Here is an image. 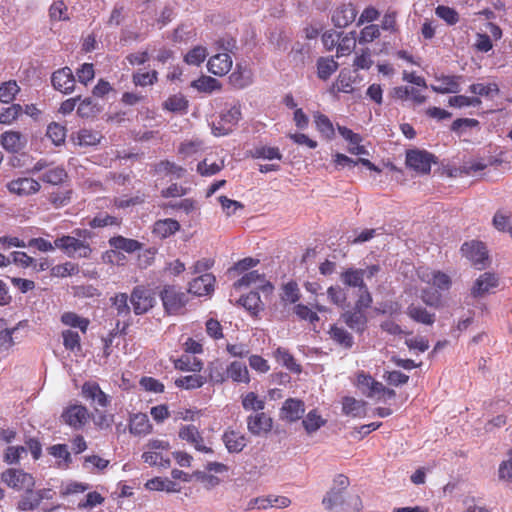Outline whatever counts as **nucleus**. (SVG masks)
Here are the masks:
<instances>
[{
	"label": "nucleus",
	"mask_w": 512,
	"mask_h": 512,
	"mask_svg": "<svg viewBox=\"0 0 512 512\" xmlns=\"http://www.w3.org/2000/svg\"><path fill=\"white\" fill-rule=\"evenodd\" d=\"M207 381L212 384H222L227 380L226 368L218 360L210 362L206 368Z\"/></svg>",
	"instance_id": "79ce46f5"
},
{
	"label": "nucleus",
	"mask_w": 512,
	"mask_h": 512,
	"mask_svg": "<svg viewBox=\"0 0 512 512\" xmlns=\"http://www.w3.org/2000/svg\"><path fill=\"white\" fill-rule=\"evenodd\" d=\"M247 427L253 435L267 433L272 428V419L264 412L260 411L247 418Z\"/></svg>",
	"instance_id": "b1692460"
},
{
	"label": "nucleus",
	"mask_w": 512,
	"mask_h": 512,
	"mask_svg": "<svg viewBox=\"0 0 512 512\" xmlns=\"http://www.w3.org/2000/svg\"><path fill=\"white\" fill-rule=\"evenodd\" d=\"M435 14L445 21L448 25H455L459 22L458 12L449 6L439 5L435 9Z\"/></svg>",
	"instance_id": "338daca9"
},
{
	"label": "nucleus",
	"mask_w": 512,
	"mask_h": 512,
	"mask_svg": "<svg viewBox=\"0 0 512 512\" xmlns=\"http://www.w3.org/2000/svg\"><path fill=\"white\" fill-rule=\"evenodd\" d=\"M314 121H315L317 130L321 134H323L328 139H331L334 136L335 132H334L333 124L326 115L317 113L314 116Z\"/></svg>",
	"instance_id": "680f3d73"
},
{
	"label": "nucleus",
	"mask_w": 512,
	"mask_h": 512,
	"mask_svg": "<svg viewBox=\"0 0 512 512\" xmlns=\"http://www.w3.org/2000/svg\"><path fill=\"white\" fill-rule=\"evenodd\" d=\"M338 67V63L333 58L321 57L317 60V75L325 81L337 71Z\"/></svg>",
	"instance_id": "3c124183"
},
{
	"label": "nucleus",
	"mask_w": 512,
	"mask_h": 512,
	"mask_svg": "<svg viewBox=\"0 0 512 512\" xmlns=\"http://www.w3.org/2000/svg\"><path fill=\"white\" fill-rule=\"evenodd\" d=\"M1 143L6 150L17 152L22 146L21 135L13 131L5 132L1 135Z\"/></svg>",
	"instance_id": "13d9d810"
},
{
	"label": "nucleus",
	"mask_w": 512,
	"mask_h": 512,
	"mask_svg": "<svg viewBox=\"0 0 512 512\" xmlns=\"http://www.w3.org/2000/svg\"><path fill=\"white\" fill-rule=\"evenodd\" d=\"M147 450L142 454V459L150 466L168 468L171 460L168 455L170 443L166 440L151 439L146 444Z\"/></svg>",
	"instance_id": "20e7f679"
},
{
	"label": "nucleus",
	"mask_w": 512,
	"mask_h": 512,
	"mask_svg": "<svg viewBox=\"0 0 512 512\" xmlns=\"http://www.w3.org/2000/svg\"><path fill=\"white\" fill-rule=\"evenodd\" d=\"M207 55L208 52L204 46H195L184 56V62L188 65L199 66L205 61Z\"/></svg>",
	"instance_id": "6e6d98bb"
},
{
	"label": "nucleus",
	"mask_w": 512,
	"mask_h": 512,
	"mask_svg": "<svg viewBox=\"0 0 512 512\" xmlns=\"http://www.w3.org/2000/svg\"><path fill=\"white\" fill-rule=\"evenodd\" d=\"M72 193L71 189H57L48 193L47 201L52 207L58 209L71 202Z\"/></svg>",
	"instance_id": "c03bdc74"
},
{
	"label": "nucleus",
	"mask_w": 512,
	"mask_h": 512,
	"mask_svg": "<svg viewBox=\"0 0 512 512\" xmlns=\"http://www.w3.org/2000/svg\"><path fill=\"white\" fill-rule=\"evenodd\" d=\"M355 46L356 39L353 33L346 34L342 37L340 36V40L336 48V56L339 58L349 55L354 50Z\"/></svg>",
	"instance_id": "052dcab7"
},
{
	"label": "nucleus",
	"mask_w": 512,
	"mask_h": 512,
	"mask_svg": "<svg viewBox=\"0 0 512 512\" xmlns=\"http://www.w3.org/2000/svg\"><path fill=\"white\" fill-rule=\"evenodd\" d=\"M189 102L182 94H174L169 96L163 103V109L173 113L184 114L187 112Z\"/></svg>",
	"instance_id": "58836bf2"
},
{
	"label": "nucleus",
	"mask_w": 512,
	"mask_h": 512,
	"mask_svg": "<svg viewBox=\"0 0 512 512\" xmlns=\"http://www.w3.org/2000/svg\"><path fill=\"white\" fill-rule=\"evenodd\" d=\"M366 402L354 397L346 396L342 399V412L345 415L361 417L365 415Z\"/></svg>",
	"instance_id": "e433bc0d"
},
{
	"label": "nucleus",
	"mask_w": 512,
	"mask_h": 512,
	"mask_svg": "<svg viewBox=\"0 0 512 512\" xmlns=\"http://www.w3.org/2000/svg\"><path fill=\"white\" fill-rule=\"evenodd\" d=\"M152 430V425L146 414L138 413L131 417L129 431L133 435H146Z\"/></svg>",
	"instance_id": "2f4dec72"
},
{
	"label": "nucleus",
	"mask_w": 512,
	"mask_h": 512,
	"mask_svg": "<svg viewBox=\"0 0 512 512\" xmlns=\"http://www.w3.org/2000/svg\"><path fill=\"white\" fill-rule=\"evenodd\" d=\"M82 397L94 407L106 408L110 404L109 396L102 391L95 381H86L81 389Z\"/></svg>",
	"instance_id": "ddd939ff"
},
{
	"label": "nucleus",
	"mask_w": 512,
	"mask_h": 512,
	"mask_svg": "<svg viewBox=\"0 0 512 512\" xmlns=\"http://www.w3.org/2000/svg\"><path fill=\"white\" fill-rule=\"evenodd\" d=\"M357 10L352 3H343L335 8L332 14V22L338 28H345L354 22Z\"/></svg>",
	"instance_id": "f3484780"
},
{
	"label": "nucleus",
	"mask_w": 512,
	"mask_h": 512,
	"mask_svg": "<svg viewBox=\"0 0 512 512\" xmlns=\"http://www.w3.org/2000/svg\"><path fill=\"white\" fill-rule=\"evenodd\" d=\"M258 285V287L266 293L273 291V285L265 279L264 274H260L258 271H250L245 273L240 279L234 283L235 288L249 287L251 285Z\"/></svg>",
	"instance_id": "6ab92c4d"
},
{
	"label": "nucleus",
	"mask_w": 512,
	"mask_h": 512,
	"mask_svg": "<svg viewBox=\"0 0 512 512\" xmlns=\"http://www.w3.org/2000/svg\"><path fill=\"white\" fill-rule=\"evenodd\" d=\"M172 362L176 370L183 372L199 373L204 366L202 360L188 354H183Z\"/></svg>",
	"instance_id": "c756f323"
},
{
	"label": "nucleus",
	"mask_w": 512,
	"mask_h": 512,
	"mask_svg": "<svg viewBox=\"0 0 512 512\" xmlns=\"http://www.w3.org/2000/svg\"><path fill=\"white\" fill-rule=\"evenodd\" d=\"M1 482L15 491L31 490L35 487V478L32 474L19 468H8L0 475Z\"/></svg>",
	"instance_id": "39448f33"
},
{
	"label": "nucleus",
	"mask_w": 512,
	"mask_h": 512,
	"mask_svg": "<svg viewBox=\"0 0 512 512\" xmlns=\"http://www.w3.org/2000/svg\"><path fill=\"white\" fill-rule=\"evenodd\" d=\"M232 67V58L228 53H217L207 63L208 71L216 76L226 75Z\"/></svg>",
	"instance_id": "5701e85b"
},
{
	"label": "nucleus",
	"mask_w": 512,
	"mask_h": 512,
	"mask_svg": "<svg viewBox=\"0 0 512 512\" xmlns=\"http://www.w3.org/2000/svg\"><path fill=\"white\" fill-rule=\"evenodd\" d=\"M300 296V290L295 281H289L282 286V301L294 304L300 299Z\"/></svg>",
	"instance_id": "e2e57ef3"
},
{
	"label": "nucleus",
	"mask_w": 512,
	"mask_h": 512,
	"mask_svg": "<svg viewBox=\"0 0 512 512\" xmlns=\"http://www.w3.org/2000/svg\"><path fill=\"white\" fill-rule=\"evenodd\" d=\"M422 280L432 284L439 290L447 291L452 285L451 278L448 274L441 271H431L423 274Z\"/></svg>",
	"instance_id": "72a5a7b5"
},
{
	"label": "nucleus",
	"mask_w": 512,
	"mask_h": 512,
	"mask_svg": "<svg viewBox=\"0 0 512 512\" xmlns=\"http://www.w3.org/2000/svg\"><path fill=\"white\" fill-rule=\"evenodd\" d=\"M145 487L152 491L179 492L177 484L167 478L155 477L146 482Z\"/></svg>",
	"instance_id": "09e8293b"
},
{
	"label": "nucleus",
	"mask_w": 512,
	"mask_h": 512,
	"mask_svg": "<svg viewBox=\"0 0 512 512\" xmlns=\"http://www.w3.org/2000/svg\"><path fill=\"white\" fill-rule=\"evenodd\" d=\"M329 338L343 349H351L354 345V338L344 327L332 324L328 330Z\"/></svg>",
	"instance_id": "cd10ccee"
},
{
	"label": "nucleus",
	"mask_w": 512,
	"mask_h": 512,
	"mask_svg": "<svg viewBox=\"0 0 512 512\" xmlns=\"http://www.w3.org/2000/svg\"><path fill=\"white\" fill-rule=\"evenodd\" d=\"M406 313L417 323L432 325L435 322V314L430 313L426 308L414 303L408 306Z\"/></svg>",
	"instance_id": "473e14b6"
},
{
	"label": "nucleus",
	"mask_w": 512,
	"mask_h": 512,
	"mask_svg": "<svg viewBox=\"0 0 512 512\" xmlns=\"http://www.w3.org/2000/svg\"><path fill=\"white\" fill-rule=\"evenodd\" d=\"M222 441L229 453H240L247 445L245 435L231 428L224 431Z\"/></svg>",
	"instance_id": "412c9836"
},
{
	"label": "nucleus",
	"mask_w": 512,
	"mask_h": 512,
	"mask_svg": "<svg viewBox=\"0 0 512 512\" xmlns=\"http://www.w3.org/2000/svg\"><path fill=\"white\" fill-rule=\"evenodd\" d=\"M207 382V378L198 373L181 376L174 381L177 388L184 390H194L201 388Z\"/></svg>",
	"instance_id": "c9c22d12"
},
{
	"label": "nucleus",
	"mask_w": 512,
	"mask_h": 512,
	"mask_svg": "<svg viewBox=\"0 0 512 512\" xmlns=\"http://www.w3.org/2000/svg\"><path fill=\"white\" fill-rule=\"evenodd\" d=\"M242 407L246 411L260 412L265 407L264 400L260 399L255 392H248L241 396Z\"/></svg>",
	"instance_id": "603ef678"
},
{
	"label": "nucleus",
	"mask_w": 512,
	"mask_h": 512,
	"mask_svg": "<svg viewBox=\"0 0 512 512\" xmlns=\"http://www.w3.org/2000/svg\"><path fill=\"white\" fill-rule=\"evenodd\" d=\"M461 252L475 266L484 265V261L488 259L487 249L480 241L465 242L461 246Z\"/></svg>",
	"instance_id": "dca6fc26"
},
{
	"label": "nucleus",
	"mask_w": 512,
	"mask_h": 512,
	"mask_svg": "<svg viewBox=\"0 0 512 512\" xmlns=\"http://www.w3.org/2000/svg\"><path fill=\"white\" fill-rule=\"evenodd\" d=\"M343 322L356 333L362 334L367 328L368 318L365 311L352 308L341 314Z\"/></svg>",
	"instance_id": "a211bd4d"
},
{
	"label": "nucleus",
	"mask_w": 512,
	"mask_h": 512,
	"mask_svg": "<svg viewBox=\"0 0 512 512\" xmlns=\"http://www.w3.org/2000/svg\"><path fill=\"white\" fill-rule=\"evenodd\" d=\"M277 362L281 363L288 370L294 373L301 372V366L296 363L293 355L285 348L279 347L274 352Z\"/></svg>",
	"instance_id": "de8ad7c7"
},
{
	"label": "nucleus",
	"mask_w": 512,
	"mask_h": 512,
	"mask_svg": "<svg viewBox=\"0 0 512 512\" xmlns=\"http://www.w3.org/2000/svg\"><path fill=\"white\" fill-rule=\"evenodd\" d=\"M215 276L204 273L189 282L188 292L197 296H205L214 290Z\"/></svg>",
	"instance_id": "aec40b11"
},
{
	"label": "nucleus",
	"mask_w": 512,
	"mask_h": 512,
	"mask_svg": "<svg viewBox=\"0 0 512 512\" xmlns=\"http://www.w3.org/2000/svg\"><path fill=\"white\" fill-rule=\"evenodd\" d=\"M437 162L434 154L420 149H410L406 151L405 164L418 174L426 175L431 171V165Z\"/></svg>",
	"instance_id": "6e6552de"
},
{
	"label": "nucleus",
	"mask_w": 512,
	"mask_h": 512,
	"mask_svg": "<svg viewBox=\"0 0 512 512\" xmlns=\"http://www.w3.org/2000/svg\"><path fill=\"white\" fill-rule=\"evenodd\" d=\"M178 437L192 445L197 451L202 453H213L212 448L205 445L204 438L199 429L192 424L180 427Z\"/></svg>",
	"instance_id": "4468645a"
},
{
	"label": "nucleus",
	"mask_w": 512,
	"mask_h": 512,
	"mask_svg": "<svg viewBox=\"0 0 512 512\" xmlns=\"http://www.w3.org/2000/svg\"><path fill=\"white\" fill-rule=\"evenodd\" d=\"M179 222L172 218L160 219L154 223L153 234L161 239H165L180 230Z\"/></svg>",
	"instance_id": "7c9ffc66"
},
{
	"label": "nucleus",
	"mask_w": 512,
	"mask_h": 512,
	"mask_svg": "<svg viewBox=\"0 0 512 512\" xmlns=\"http://www.w3.org/2000/svg\"><path fill=\"white\" fill-rule=\"evenodd\" d=\"M73 234L75 236L63 235L56 238L54 241L56 248L71 258H89L92 249L86 239H90L92 233L87 229L77 228L73 231Z\"/></svg>",
	"instance_id": "f257e3e1"
},
{
	"label": "nucleus",
	"mask_w": 512,
	"mask_h": 512,
	"mask_svg": "<svg viewBox=\"0 0 512 512\" xmlns=\"http://www.w3.org/2000/svg\"><path fill=\"white\" fill-rule=\"evenodd\" d=\"M239 301L252 315H257L261 310L262 302L258 292L251 291L247 295L242 296Z\"/></svg>",
	"instance_id": "864d4df0"
},
{
	"label": "nucleus",
	"mask_w": 512,
	"mask_h": 512,
	"mask_svg": "<svg viewBox=\"0 0 512 512\" xmlns=\"http://www.w3.org/2000/svg\"><path fill=\"white\" fill-rule=\"evenodd\" d=\"M63 421L74 429H81L88 422L90 414L88 409L80 404L67 407L62 415Z\"/></svg>",
	"instance_id": "2eb2a0df"
},
{
	"label": "nucleus",
	"mask_w": 512,
	"mask_h": 512,
	"mask_svg": "<svg viewBox=\"0 0 512 512\" xmlns=\"http://www.w3.org/2000/svg\"><path fill=\"white\" fill-rule=\"evenodd\" d=\"M365 272L359 268H347L340 274V279L346 287L363 289L367 285L364 282Z\"/></svg>",
	"instance_id": "c85d7f7f"
},
{
	"label": "nucleus",
	"mask_w": 512,
	"mask_h": 512,
	"mask_svg": "<svg viewBox=\"0 0 512 512\" xmlns=\"http://www.w3.org/2000/svg\"><path fill=\"white\" fill-rule=\"evenodd\" d=\"M28 173L32 175L40 173L39 179L53 186H60L68 179V173L62 165H55L46 159L38 160L28 169Z\"/></svg>",
	"instance_id": "f03ea898"
},
{
	"label": "nucleus",
	"mask_w": 512,
	"mask_h": 512,
	"mask_svg": "<svg viewBox=\"0 0 512 512\" xmlns=\"http://www.w3.org/2000/svg\"><path fill=\"white\" fill-rule=\"evenodd\" d=\"M18 92L19 86L16 81L4 82L0 85V101L3 103L12 102Z\"/></svg>",
	"instance_id": "0e129e2a"
},
{
	"label": "nucleus",
	"mask_w": 512,
	"mask_h": 512,
	"mask_svg": "<svg viewBox=\"0 0 512 512\" xmlns=\"http://www.w3.org/2000/svg\"><path fill=\"white\" fill-rule=\"evenodd\" d=\"M460 76L440 75L435 76L436 84H431L430 88L439 94L457 93L460 90Z\"/></svg>",
	"instance_id": "4be33fe9"
},
{
	"label": "nucleus",
	"mask_w": 512,
	"mask_h": 512,
	"mask_svg": "<svg viewBox=\"0 0 512 512\" xmlns=\"http://www.w3.org/2000/svg\"><path fill=\"white\" fill-rule=\"evenodd\" d=\"M51 85L64 95L73 93L76 87V78L72 69L65 66L55 70L51 74Z\"/></svg>",
	"instance_id": "9d476101"
},
{
	"label": "nucleus",
	"mask_w": 512,
	"mask_h": 512,
	"mask_svg": "<svg viewBox=\"0 0 512 512\" xmlns=\"http://www.w3.org/2000/svg\"><path fill=\"white\" fill-rule=\"evenodd\" d=\"M251 155L253 158H262V159H278L281 160L282 154L280 153L279 148L277 147H269V146H260L256 147L252 152Z\"/></svg>",
	"instance_id": "69168bd1"
},
{
	"label": "nucleus",
	"mask_w": 512,
	"mask_h": 512,
	"mask_svg": "<svg viewBox=\"0 0 512 512\" xmlns=\"http://www.w3.org/2000/svg\"><path fill=\"white\" fill-rule=\"evenodd\" d=\"M61 322L65 326H69L72 328H79V330L86 334L88 327L90 325V320L85 317H81L75 312H65L61 315Z\"/></svg>",
	"instance_id": "a19ab883"
},
{
	"label": "nucleus",
	"mask_w": 512,
	"mask_h": 512,
	"mask_svg": "<svg viewBox=\"0 0 512 512\" xmlns=\"http://www.w3.org/2000/svg\"><path fill=\"white\" fill-rule=\"evenodd\" d=\"M78 102L79 104L77 107V115L81 118H94L101 111L100 105L91 97H86L83 99L80 97V101Z\"/></svg>",
	"instance_id": "f704fd0d"
},
{
	"label": "nucleus",
	"mask_w": 512,
	"mask_h": 512,
	"mask_svg": "<svg viewBox=\"0 0 512 512\" xmlns=\"http://www.w3.org/2000/svg\"><path fill=\"white\" fill-rule=\"evenodd\" d=\"M227 379L239 384H249L250 374L247 366L240 361H232L226 367Z\"/></svg>",
	"instance_id": "bb28decb"
},
{
	"label": "nucleus",
	"mask_w": 512,
	"mask_h": 512,
	"mask_svg": "<svg viewBox=\"0 0 512 512\" xmlns=\"http://www.w3.org/2000/svg\"><path fill=\"white\" fill-rule=\"evenodd\" d=\"M163 308L169 315H182L188 303V293L175 285H164L159 293Z\"/></svg>",
	"instance_id": "7ed1b4c3"
},
{
	"label": "nucleus",
	"mask_w": 512,
	"mask_h": 512,
	"mask_svg": "<svg viewBox=\"0 0 512 512\" xmlns=\"http://www.w3.org/2000/svg\"><path fill=\"white\" fill-rule=\"evenodd\" d=\"M46 136L55 144L59 146L65 142L66 128L56 122L50 123L47 127Z\"/></svg>",
	"instance_id": "4d7b16f0"
},
{
	"label": "nucleus",
	"mask_w": 512,
	"mask_h": 512,
	"mask_svg": "<svg viewBox=\"0 0 512 512\" xmlns=\"http://www.w3.org/2000/svg\"><path fill=\"white\" fill-rule=\"evenodd\" d=\"M154 171L157 174L173 175L176 178H182L185 173V169L182 166L169 160H161L156 163L154 165Z\"/></svg>",
	"instance_id": "49530a36"
},
{
	"label": "nucleus",
	"mask_w": 512,
	"mask_h": 512,
	"mask_svg": "<svg viewBox=\"0 0 512 512\" xmlns=\"http://www.w3.org/2000/svg\"><path fill=\"white\" fill-rule=\"evenodd\" d=\"M242 118L241 106L239 103L219 114V119L212 124V132L215 136H225L231 133Z\"/></svg>",
	"instance_id": "423d86ee"
},
{
	"label": "nucleus",
	"mask_w": 512,
	"mask_h": 512,
	"mask_svg": "<svg viewBox=\"0 0 512 512\" xmlns=\"http://www.w3.org/2000/svg\"><path fill=\"white\" fill-rule=\"evenodd\" d=\"M7 190L20 197H28L37 194L41 190V184L32 177H18L6 184Z\"/></svg>",
	"instance_id": "9b49d317"
},
{
	"label": "nucleus",
	"mask_w": 512,
	"mask_h": 512,
	"mask_svg": "<svg viewBox=\"0 0 512 512\" xmlns=\"http://www.w3.org/2000/svg\"><path fill=\"white\" fill-rule=\"evenodd\" d=\"M128 295L126 293H117L111 300L112 307L117 311L118 316L129 317L130 306L128 305Z\"/></svg>",
	"instance_id": "bf43d9fd"
},
{
	"label": "nucleus",
	"mask_w": 512,
	"mask_h": 512,
	"mask_svg": "<svg viewBox=\"0 0 512 512\" xmlns=\"http://www.w3.org/2000/svg\"><path fill=\"white\" fill-rule=\"evenodd\" d=\"M326 424V420L322 418L316 409L308 412L302 421V425L308 434H312Z\"/></svg>",
	"instance_id": "8fccbe9b"
},
{
	"label": "nucleus",
	"mask_w": 512,
	"mask_h": 512,
	"mask_svg": "<svg viewBox=\"0 0 512 512\" xmlns=\"http://www.w3.org/2000/svg\"><path fill=\"white\" fill-rule=\"evenodd\" d=\"M304 411L305 408L303 401L289 398L283 403L280 415L283 420L295 422L302 417Z\"/></svg>",
	"instance_id": "393cba45"
},
{
	"label": "nucleus",
	"mask_w": 512,
	"mask_h": 512,
	"mask_svg": "<svg viewBox=\"0 0 512 512\" xmlns=\"http://www.w3.org/2000/svg\"><path fill=\"white\" fill-rule=\"evenodd\" d=\"M25 494L21 497V499L17 503V510L19 511H29L36 509L42 500L45 498V489L34 491V488L31 490H25Z\"/></svg>",
	"instance_id": "a878e982"
},
{
	"label": "nucleus",
	"mask_w": 512,
	"mask_h": 512,
	"mask_svg": "<svg viewBox=\"0 0 512 512\" xmlns=\"http://www.w3.org/2000/svg\"><path fill=\"white\" fill-rule=\"evenodd\" d=\"M350 485L349 478L344 474H338L333 479V484L322 500L326 510H333L342 506L345 501V492Z\"/></svg>",
	"instance_id": "0eeeda50"
},
{
	"label": "nucleus",
	"mask_w": 512,
	"mask_h": 512,
	"mask_svg": "<svg viewBox=\"0 0 512 512\" xmlns=\"http://www.w3.org/2000/svg\"><path fill=\"white\" fill-rule=\"evenodd\" d=\"M229 81L233 87L243 89L252 83V72L250 69L236 65L235 71L229 76Z\"/></svg>",
	"instance_id": "4c0bfd02"
},
{
	"label": "nucleus",
	"mask_w": 512,
	"mask_h": 512,
	"mask_svg": "<svg viewBox=\"0 0 512 512\" xmlns=\"http://www.w3.org/2000/svg\"><path fill=\"white\" fill-rule=\"evenodd\" d=\"M500 278L494 272H484L474 282L470 293L474 298H481L487 294L493 293L499 286Z\"/></svg>",
	"instance_id": "f8f14e48"
},
{
	"label": "nucleus",
	"mask_w": 512,
	"mask_h": 512,
	"mask_svg": "<svg viewBox=\"0 0 512 512\" xmlns=\"http://www.w3.org/2000/svg\"><path fill=\"white\" fill-rule=\"evenodd\" d=\"M329 300L338 307H344L347 302V294L344 288L340 286H330L327 289Z\"/></svg>",
	"instance_id": "774afa93"
},
{
	"label": "nucleus",
	"mask_w": 512,
	"mask_h": 512,
	"mask_svg": "<svg viewBox=\"0 0 512 512\" xmlns=\"http://www.w3.org/2000/svg\"><path fill=\"white\" fill-rule=\"evenodd\" d=\"M158 82V72L156 70L142 71L137 70L132 74V83L136 87L153 86Z\"/></svg>",
	"instance_id": "a18cd8bd"
},
{
	"label": "nucleus",
	"mask_w": 512,
	"mask_h": 512,
	"mask_svg": "<svg viewBox=\"0 0 512 512\" xmlns=\"http://www.w3.org/2000/svg\"><path fill=\"white\" fill-rule=\"evenodd\" d=\"M63 345L71 352L81 351V338L78 332L71 329L62 331Z\"/></svg>",
	"instance_id": "5fc2aeb1"
},
{
	"label": "nucleus",
	"mask_w": 512,
	"mask_h": 512,
	"mask_svg": "<svg viewBox=\"0 0 512 512\" xmlns=\"http://www.w3.org/2000/svg\"><path fill=\"white\" fill-rule=\"evenodd\" d=\"M130 302L133 312L136 315H143L154 307L156 302L155 293L147 286L137 285L131 292Z\"/></svg>",
	"instance_id": "1a4fd4ad"
},
{
	"label": "nucleus",
	"mask_w": 512,
	"mask_h": 512,
	"mask_svg": "<svg viewBox=\"0 0 512 512\" xmlns=\"http://www.w3.org/2000/svg\"><path fill=\"white\" fill-rule=\"evenodd\" d=\"M109 245L115 249L123 250L127 253H133L141 249L142 244L130 238H125L123 236H115L109 239Z\"/></svg>",
	"instance_id": "ea45409f"
},
{
	"label": "nucleus",
	"mask_w": 512,
	"mask_h": 512,
	"mask_svg": "<svg viewBox=\"0 0 512 512\" xmlns=\"http://www.w3.org/2000/svg\"><path fill=\"white\" fill-rule=\"evenodd\" d=\"M353 77L351 72L343 69L340 71L336 81L333 83L331 87L332 92H343V93H351L353 92Z\"/></svg>",
	"instance_id": "37998d69"
}]
</instances>
